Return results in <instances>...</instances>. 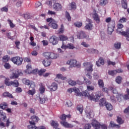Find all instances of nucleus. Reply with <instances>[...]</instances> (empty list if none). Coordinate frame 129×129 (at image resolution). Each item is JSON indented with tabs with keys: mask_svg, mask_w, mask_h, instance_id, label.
I'll use <instances>...</instances> for the list:
<instances>
[{
	"mask_svg": "<svg viewBox=\"0 0 129 129\" xmlns=\"http://www.w3.org/2000/svg\"><path fill=\"white\" fill-rule=\"evenodd\" d=\"M49 42L52 44V45H57L59 42V38L55 35H53L50 37Z\"/></svg>",
	"mask_w": 129,
	"mask_h": 129,
	"instance_id": "obj_9",
	"label": "nucleus"
},
{
	"mask_svg": "<svg viewBox=\"0 0 129 129\" xmlns=\"http://www.w3.org/2000/svg\"><path fill=\"white\" fill-rule=\"evenodd\" d=\"M4 66L6 69H10L11 67V64H10V63L8 62H5Z\"/></svg>",
	"mask_w": 129,
	"mask_h": 129,
	"instance_id": "obj_56",
	"label": "nucleus"
},
{
	"mask_svg": "<svg viewBox=\"0 0 129 129\" xmlns=\"http://www.w3.org/2000/svg\"><path fill=\"white\" fill-rule=\"evenodd\" d=\"M42 64L45 66V67H48V66H49L51 65V61L49 60H43Z\"/></svg>",
	"mask_w": 129,
	"mask_h": 129,
	"instance_id": "obj_35",
	"label": "nucleus"
},
{
	"mask_svg": "<svg viewBox=\"0 0 129 129\" xmlns=\"http://www.w3.org/2000/svg\"><path fill=\"white\" fill-rule=\"evenodd\" d=\"M60 123L61 125H63L64 127H67L68 128H72L74 125L71 123H68V122L66 121H60Z\"/></svg>",
	"mask_w": 129,
	"mask_h": 129,
	"instance_id": "obj_14",
	"label": "nucleus"
},
{
	"mask_svg": "<svg viewBox=\"0 0 129 129\" xmlns=\"http://www.w3.org/2000/svg\"><path fill=\"white\" fill-rule=\"evenodd\" d=\"M121 46V43L120 42H116L114 44V47L115 49H120V46Z\"/></svg>",
	"mask_w": 129,
	"mask_h": 129,
	"instance_id": "obj_47",
	"label": "nucleus"
},
{
	"mask_svg": "<svg viewBox=\"0 0 129 129\" xmlns=\"http://www.w3.org/2000/svg\"><path fill=\"white\" fill-rule=\"evenodd\" d=\"M83 66L85 67H87L86 70L88 73L86 76H87L89 79H91V78H92L91 73L92 71H93V69L92 68L93 67V64H92L91 62H86L83 63Z\"/></svg>",
	"mask_w": 129,
	"mask_h": 129,
	"instance_id": "obj_2",
	"label": "nucleus"
},
{
	"mask_svg": "<svg viewBox=\"0 0 129 129\" xmlns=\"http://www.w3.org/2000/svg\"><path fill=\"white\" fill-rule=\"evenodd\" d=\"M77 38L78 39H86L87 40H90L89 38V36L86 35L85 32L83 31H81L77 33Z\"/></svg>",
	"mask_w": 129,
	"mask_h": 129,
	"instance_id": "obj_7",
	"label": "nucleus"
},
{
	"mask_svg": "<svg viewBox=\"0 0 129 129\" xmlns=\"http://www.w3.org/2000/svg\"><path fill=\"white\" fill-rule=\"evenodd\" d=\"M53 8L54 11H56V12H59L62 10V5L59 3H55L53 5Z\"/></svg>",
	"mask_w": 129,
	"mask_h": 129,
	"instance_id": "obj_16",
	"label": "nucleus"
},
{
	"mask_svg": "<svg viewBox=\"0 0 129 129\" xmlns=\"http://www.w3.org/2000/svg\"><path fill=\"white\" fill-rule=\"evenodd\" d=\"M3 96H4V97H9V98H14V96H13V95H12V94L6 92H5L3 94Z\"/></svg>",
	"mask_w": 129,
	"mask_h": 129,
	"instance_id": "obj_33",
	"label": "nucleus"
},
{
	"mask_svg": "<svg viewBox=\"0 0 129 129\" xmlns=\"http://www.w3.org/2000/svg\"><path fill=\"white\" fill-rule=\"evenodd\" d=\"M77 63V60L74 59H70L67 61V65H70L71 67H75Z\"/></svg>",
	"mask_w": 129,
	"mask_h": 129,
	"instance_id": "obj_15",
	"label": "nucleus"
},
{
	"mask_svg": "<svg viewBox=\"0 0 129 129\" xmlns=\"http://www.w3.org/2000/svg\"><path fill=\"white\" fill-rule=\"evenodd\" d=\"M96 64L98 67H100V65H104V59L102 57H100L98 61H96Z\"/></svg>",
	"mask_w": 129,
	"mask_h": 129,
	"instance_id": "obj_19",
	"label": "nucleus"
},
{
	"mask_svg": "<svg viewBox=\"0 0 129 129\" xmlns=\"http://www.w3.org/2000/svg\"><path fill=\"white\" fill-rule=\"evenodd\" d=\"M108 73V75H111V76H114V75L116 74V71L115 70L109 71Z\"/></svg>",
	"mask_w": 129,
	"mask_h": 129,
	"instance_id": "obj_50",
	"label": "nucleus"
},
{
	"mask_svg": "<svg viewBox=\"0 0 129 129\" xmlns=\"http://www.w3.org/2000/svg\"><path fill=\"white\" fill-rule=\"evenodd\" d=\"M110 99L112 101V102H116V98L114 97V96H111L110 97Z\"/></svg>",
	"mask_w": 129,
	"mask_h": 129,
	"instance_id": "obj_61",
	"label": "nucleus"
},
{
	"mask_svg": "<svg viewBox=\"0 0 129 129\" xmlns=\"http://www.w3.org/2000/svg\"><path fill=\"white\" fill-rule=\"evenodd\" d=\"M77 108V110L80 112V113H82V112H83V106L81 105H78Z\"/></svg>",
	"mask_w": 129,
	"mask_h": 129,
	"instance_id": "obj_43",
	"label": "nucleus"
},
{
	"mask_svg": "<svg viewBox=\"0 0 129 129\" xmlns=\"http://www.w3.org/2000/svg\"><path fill=\"white\" fill-rule=\"evenodd\" d=\"M70 7L71 8V10L75 11L77 8L76 3H75V2H72L71 4H70Z\"/></svg>",
	"mask_w": 129,
	"mask_h": 129,
	"instance_id": "obj_32",
	"label": "nucleus"
},
{
	"mask_svg": "<svg viewBox=\"0 0 129 129\" xmlns=\"http://www.w3.org/2000/svg\"><path fill=\"white\" fill-rule=\"evenodd\" d=\"M107 4V0H101L100 1L99 5L102 6V7H104L105 5Z\"/></svg>",
	"mask_w": 129,
	"mask_h": 129,
	"instance_id": "obj_46",
	"label": "nucleus"
},
{
	"mask_svg": "<svg viewBox=\"0 0 129 129\" xmlns=\"http://www.w3.org/2000/svg\"><path fill=\"white\" fill-rule=\"evenodd\" d=\"M39 92H40V93H44V92H45V85H44L42 83H40L39 84Z\"/></svg>",
	"mask_w": 129,
	"mask_h": 129,
	"instance_id": "obj_20",
	"label": "nucleus"
},
{
	"mask_svg": "<svg viewBox=\"0 0 129 129\" xmlns=\"http://www.w3.org/2000/svg\"><path fill=\"white\" fill-rule=\"evenodd\" d=\"M31 121H29V123L30 125H27V128L30 129L31 127L34 126V124L33 123H35L36 122H38L39 120H40V118H39V117L36 115H33L31 117Z\"/></svg>",
	"mask_w": 129,
	"mask_h": 129,
	"instance_id": "obj_5",
	"label": "nucleus"
},
{
	"mask_svg": "<svg viewBox=\"0 0 129 129\" xmlns=\"http://www.w3.org/2000/svg\"><path fill=\"white\" fill-rule=\"evenodd\" d=\"M98 85L100 88H102L103 92H106V93H108V89L104 87V83L103 80H99L98 81Z\"/></svg>",
	"mask_w": 129,
	"mask_h": 129,
	"instance_id": "obj_8",
	"label": "nucleus"
},
{
	"mask_svg": "<svg viewBox=\"0 0 129 129\" xmlns=\"http://www.w3.org/2000/svg\"><path fill=\"white\" fill-rule=\"evenodd\" d=\"M75 47L74 46V45L72 43H68V49H70L71 50H73V49H75Z\"/></svg>",
	"mask_w": 129,
	"mask_h": 129,
	"instance_id": "obj_53",
	"label": "nucleus"
},
{
	"mask_svg": "<svg viewBox=\"0 0 129 129\" xmlns=\"http://www.w3.org/2000/svg\"><path fill=\"white\" fill-rule=\"evenodd\" d=\"M121 5L122 9L124 10L127 9V1L126 0H121Z\"/></svg>",
	"mask_w": 129,
	"mask_h": 129,
	"instance_id": "obj_22",
	"label": "nucleus"
},
{
	"mask_svg": "<svg viewBox=\"0 0 129 129\" xmlns=\"http://www.w3.org/2000/svg\"><path fill=\"white\" fill-rule=\"evenodd\" d=\"M91 20H89V23L87 24L85 27V29L86 30H88V31H91V30H92V24H91V22H90Z\"/></svg>",
	"mask_w": 129,
	"mask_h": 129,
	"instance_id": "obj_21",
	"label": "nucleus"
},
{
	"mask_svg": "<svg viewBox=\"0 0 129 129\" xmlns=\"http://www.w3.org/2000/svg\"><path fill=\"white\" fill-rule=\"evenodd\" d=\"M50 91H56L58 89V85L56 83H52V84L49 86Z\"/></svg>",
	"mask_w": 129,
	"mask_h": 129,
	"instance_id": "obj_17",
	"label": "nucleus"
},
{
	"mask_svg": "<svg viewBox=\"0 0 129 129\" xmlns=\"http://www.w3.org/2000/svg\"><path fill=\"white\" fill-rule=\"evenodd\" d=\"M106 103H107V102H106V100L105 99V98H103L100 99L99 104L100 106H104V105L105 106Z\"/></svg>",
	"mask_w": 129,
	"mask_h": 129,
	"instance_id": "obj_24",
	"label": "nucleus"
},
{
	"mask_svg": "<svg viewBox=\"0 0 129 129\" xmlns=\"http://www.w3.org/2000/svg\"><path fill=\"white\" fill-rule=\"evenodd\" d=\"M50 27H51L52 29H58V24H57V22L54 20L51 24Z\"/></svg>",
	"mask_w": 129,
	"mask_h": 129,
	"instance_id": "obj_37",
	"label": "nucleus"
},
{
	"mask_svg": "<svg viewBox=\"0 0 129 129\" xmlns=\"http://www.w3.org/2000/svg\"><path fill=\"white\" fill-rule=\"evenodd\" d=\"M26 68H27V69L26 71V73H28V74H31L32 73H35L36 72H37V70H32V65H31V64H28L26 66Z\"/></svg>",
	"mask_w": 129,
	"mask_h": 129,
	"instance_id": "obj_12",
	"label": "nucleus"
},
{
	"mask_svg": "<svg viewBox=\"0 0 129 129\" xmlns=\"http://www.w3.org/2000/svg\"><path fill=\"white\" fill-rule=\"evenodd\" d=\"M45 72H46V70L43 69V70H40L39 72V75H40V76H41V75H42L43 73H45Z\"/></svg>",
	"mask_w": 129,
	"mask_h": 129,
	"instance_id": "obj_60",
	"label": "nucleus"
},
{
	"mask_svg": "<svg viewBox=\"0 0 129 129\" xmlns=\"http://www.w3.org/2000/svg\"><path fill=\"white\" fill-rule=\"evenodd\" d=\"M74 92L76 93L77 96H85V97H88L90 100H93L96 102L98 101L100 99V96L97 95L94 96L93 94H90L88 91H85L84 92H80L79 89L75 87L74 88Z\"/></svg>",
	"mask_w": 129,
	"mask_h": 129,
	"instance_id": "obj_1",
	"label": "nucleus"
},
{
	"mask_svg": "<svg viewBox=\"0 0 129 129\" xmlns=\"http://www.w3.org/2000/svg\"><path fill=\"white\" fill-rule=\"evenodd\" d=\"M123 112L125 114L129 113V106L124 110Z\"/></svg>",
	"mask_w": 129,
	"mask_h": 129,
	"instance_id": "obj_64",
	"label": "nucleus"
},
{
	"mask_svg": "<svg viewBox=\"0 0 129 129\" xmlns=\"http://www.w3.org/2000/svg\"><path fill=\"white\" fill-rule=\"evenodd\" d=\"M31 88H32V90H29L27 92L28 94L29 95H34L35 93H36V89H35V87H30Z\"/></svg>",
	"mask_w": 129,
	"mask_h": 129,
	"instance_id": "obj_28",
	"label": "nucleus"
},
{
	"mask_svg": "<svg viewBox=\"0 0 129 129\" xmlns=\"http://www.w3.org/2000/svg\"><path fill=\"white\" fill-rule=\"evenodd\" d=\"M60 119L62 120L61 121H66V115L65 114H62L60 116Z\"/></svg>",
	"mask_w": 129,
	"mask_h": 129,
	"instance_id": "obj_54",
	"label": "nucleus"
},
{
	"mask_svg": "<svg viewBox=\"0 0 129 129\" xmlns=\"http://www.w3.org/2000/svg\"><path fill=\"white\" fill-rule=\"evenodd\" d=\"M121 79H122L121 77L120 76L117 77L115 80L116 83H117L118 84H120V83H121Z\"/></svg>",
	"mask_w": 129,
	"mask_h": 129,
	"instance_id": "obj_52",
	"label": "nucleus"
},
{
	"mask_svg": "<svg viewBox=\"0 0 129 129\" xmlns=\"http://www.w3.org/2000/svg\"><path fill=\"white\" fill-rule=\"evenodd\" d=\"M10 59H11L10 56L5 55L2 57V61L3 62V63H7V62H9V61H10Z\"/></svg>",
	"mask_w": 129,
	"mask_h": 129,
	"instance_id": "obj_23",
	"label": "nucleus"
},
{
	"mask_svg": "<svg viewBox=\"0 0 129 129\" xmlns=\"http://www.w3.org/2000/svg\"><path fill=\"white\" fill-rule=\"evenodd\" d=\"M12 81H10V79L9 78H6L4 81L5 85L7 86H11Z\"/></svg>",
	"mask_w": 129,
	"mask_h": 129,
	"instance_id": "obj_29",
	"label": "nucleus"
},
{
	"mask_svg": "<svg viewBox=\"0 0 129 129\" xmlns=\"http://www.w3.org/2000/svg\"><path fill=\"white\" fill-rule=\"evenodd\" d=\"M0 108L2 109H6V108H8V103L3 102L0 105Z\"/></svg>",
	"mask_w": 129,
	"mask_h": 129,
	"instance_id": "obj_38",
	"label": "nucleus"
},
{
	"mask_svg": "<svg viewBox=\"0 0 129 129\" xmlns=\"http://www.w3.org/2000/svg\"><path fill=\"white\" fill-rule=\"evenodd\" d=\"M46 101V99L45 98L39 97V102L41 104L45 103Z\"/></svg>",
	"mask_w": 129,
	"mask_h": 129,
	"instance_id": "obj_57",
	"label": "nucleus"
},
{
	"mask_svg": "<svg viewBox=\"0 0 129 129\" xmlns=\"http://www.w3.org/2000/svg\"><path fill=\"white\" fill-rule=\"evenodd\" d=\"M23 82L26 85H28V86H30V87H36L35 82L32 81H30L29 80L24 79L23 80Z\"/></svg>",
	"mask_w": 129,
	"mask_h": 129,
	"instance_id": "obj_11",
	"label": "nucleus"
},
{
	"mask_svg": "<svg viewBox=\"0 0 129 129\" xmlns=\"http://www.w3.org/2000/svg\"><path fill=\"white\" fill-rule=\"evenodd\" d=\"M114 28H115V22L114 21H111L108 24V32L109 34H112V32L114 31Z\"/></svg>",
	"mask_w": 129,
	"mask_h": 129,
	"instance_id": "obj_6",
	"label": "nucleus"
},
{
	"mask_svg": "<svg viewBox=\"0 0 129 129\" xmlns=\"http://www.w3.org/2000/svg\"><path fill=\"white\" fill-rule=\"evenodd\" d=\"M1 10V12H5V13H7V12L9 11V9L6 7L2 8Z\"/></svg>",
	"mask_w": 129,
	"mask_h": 129,
	"instance_id": "obj_59",
	"label": "nucleus"
},
{
	"mask_svg": "<svg viewBox=\"0 0 129 129\" xmlns=\"http://www.w3.org/2000/svg\"><path fill=\"white\" fill-rule=\"evenodd\" d=\"M108 63V66H110V65H112V66H114L115 65V62L113 61H111L110 60H108L107 61Z\"/></svg>",
	"mask_w": 129,
	"mask_h": 129,
	"instance_id": "obj_58",
	"label": "nucleus"
},
{
	"mask_svg": "<svg viewBox=\"0 0 129 129\" xmlns=\"http://www.w3.org/2000/svg\"><path fill=\"white\" fill-rule=\"evenodd\" d=\"M105 106H106L107 110L110 111L113 109V107L112 106V105L108 102H107L106 104H105Z\"/></svg>",
	"mask_w": 129,
	"mask_h": 129,
	"instance_id": "obj_26",
	"label": "nucleus"
},
{
	"mask_svg": "<svg viewBox=\"0 0 129 129\" xmlns=\"http://www.w3.org/2000/svg\"><path fill=\"white\" fill-rule=\"evenodd\" d=\"M7 22H8L10 26V28H11L12 29L15 28V27H16V25L15 24H14V23H13V21L12 20H11L10 19H8L7 20Z\"/></svg>",
	"mask_w": 129,
	"mask_h": 129,
	"instance_id": "obj_42",
	"label": "nucleus"
},
{
	"mask_svg": "<svg viewBox=\"0 0 129 129\" xmlns=\"http://www.w3.org/2000/svg\"><path fill=\"white\" fill-rule=\"evenodd\" d=\"M68 83L69 85H71V86H75V85L77 84L76 82L72 80H69Z\"/></svg>",
	"mask_w": 129,
	"mask_h": 129,
	"instance_id": "obj_44",
	"label": "nucleus"
},
{
	"mask_svg": "<svg viewBox=\"0 0 129 129\" xmlns=\"http://www.w3.org/2000/svg\"><path fill=\"white\" fill-rule=\"evenodd\" d=\"M50 124L51 126H53V127L55 129L59 126V124H58V122H57V121L52 120L50 123Z\"/></svg>",
	"mask_w": 129,
	"mask_h": 129,
	"instance_id": "obj_27",
	"label": "nucleus"
},
{
	"mask_svg": "<svg viewBox=\"0 0 129 129\" xmlns=\"http://www.w3.org/2000/svg\"><path fill=\"white\" fill-rule=\"evenodd\" d=\"M102 129H107V125L105 124H102L100 125Z\"/></svg>",
	"mask_w": 129,
	"mask_h": 129,
	"instance_id": "obj_63",
	"label": "nucleus"
},
{
	"mask_svg": "<svg viewBox=\"0 0 129 129\" xmlns=\"http://www.w3.org/2000/svg\"><path fill=\"white\" fill-rule=\"evenodd\" d=\"M93 127L95 129H99L100 128V123L98 122L96 120H93L92 123H91Z\"/></svg>",
	"mask_w": 129,
	"mask_h": 129,
	"instance_id": "obj_13",
	"label": "nucleus"
},
{
	"mask_svg": "<svg viewBox=\"0 0 129 129\" xmlns=\"http://www.w3.org/2000/svg\"><path fill=\"white\" fill-rule=\"evenodd\" d=\"M23 76V73L21 71L17 70L15 73H12V75L10 77L11 79H16L19 77V76Z\"/></svg>",
	"mask_w": 129,
	"mask_h": 129,
	"instance_id": "obj_10",
	"label": "nucleus"
},
{
	"mask_svg": "<svg viewBox=\"0 0 129 129\" xmlns=\"http://www.w3.org/2000/svg\"><path fill=\"white\" fill-rule=\"evenodd\" d=\"M43 57L45 59L49 60V59H57V54L51 52H44L42 53Z\"/></svg>",
	"mask_w": 129,
	"mask_h": 129,
	"instance_id": "obj_3",
	"label": "nucleus"
},
{
	"mask_svg": "<svg viewBox=\"0 0 129 129\" xmlns=\"http://www.w3.org/2000/svg\"><path fill=\"white\" fill-rule=\"evenodd\" d=\"M0 116L2 118H3V120L5 121V119L7 118V115H6V113L4 112L3 110H0Z\"/></svg>",
	"mask_w": 129,
	"mask_h": 129,
	"instance_id": "obj_36",
	"label": "nucleus"
},
{
	"mask_svg": "<svg viewBox=\"0 0 129 129\" xmlns=\"http://www.w3.org/2000/svg\"><path fill=\"white\" fill-rule=\"evenodd\" d=\"M94 116V113L92 112H89L88 113H87V117L88 118H92Z\"/></svg>",
	"mask_w": 129,
	"mask_h": 129,
	"instance_id": "obj_49",
	"label": "nucleus"
},
{
	"mask_svg": "<svg viewBox=\"0 0 129 129\" xmlns=\"http://www.w3.org/2000/svg\"><path fill=\"white\" fill-rule=\"evenodd\" d=\"M54 21V19H53V18H47V19H46V22H47V23H49L48 24V27H51V24L52 22H53Z\"/></svg>",
	"mask_w": 129,
	"mask_h": 129,
	"instance_id": "obj_41",
	"label": "nucleus"
},
{
	"mask_svg": "<svg viewBox=\"0 0 129 129\" xmlns=\"http://www.w3.org/2000/svg\"><path fill=\"white\" fill-rule=\"evenodd\" d=\"M19 81L15 80L14 81H12L11 83V86H13L14 87H18L19 85Z\"/></svg>",
	"mask_w": 129,
	"mask_h": 129,
	"instance_id": "obj_34",
	"label": "nucleus"
},
{
	"mask_svg": "<svg viewBox=\"0 0 129 129\" xmlns=\"http://www.w3.org/2000/svg\"><path fill=\"white\" fill-rule=\"evenodd\" d=\"M57 78H58V79H61V80H66L67 78L65 77H63L62 74H58L56 75Z\"/></svg>",
	"mask_w": 129,
	"mask_h": 129,
	"instance_id": "obj_45",
	"label": "nucleus"
},
{
	"mask_svg": "<svg viewBox=\"0 0 129 129\" xmlns=\"http://www.w3.org/2000/svg\"><path fill=\"white\" fill-rule=\"evenodd\" d=\"M64 25H63V24H61L60 26V28L57 31V33H58V34H63V33H64Z\"/></svg>",
	"mask_w": 129,
	"mask_h": 129,
	"instance_id": "obj_39",
	"label": "nucleus"
},
{
	"mask_svg": "<svg viewBox=\"0 0 129 129\" xmlns=\"http://www.w3.org/2000/svg\"><path fill=\"white\" fill-rule=\"evenodd\" d=\"M87 88L88 91H93L94 90V87L93 86H87Z\"/></svg>",
	"mask_w": 129,
	"mask_h": 129,
	"instance_id": "obj_55",
	"label": "nucleus"
},
{
	"mask_svg": "<svg viewBox=\"0 0 129 129\" xmlns=\"http://www.w3.org/2000/svg\"><path fill=\"white\" fill-rule=\"evenodd\" d=\"M120 23H125L126 22V18L122 17L119 20Z\"/></svg>",
	"mask_w": 129,
	"mask_h": 129,
	"instance_id": "obj_62",
	"label": "nucleus"
},
{
	"mask_svg": "<svg viewBox=\"0 0 129 129\" xmlns=\"http://www.w3.org/2000/svg\"><path fill=\"white\" fill-rule=\"evenodd\" d=\"M58 38L60 41H67L68 40V37L64 35H59Z\"/></svg>",
	"mask_w": 129,
	"mask_h": 129,
	"instance_id": "obj_30",
	"label": "nucleus"
},
{
	"mask_svg": "<svg viewBox=\"0 0 129 129\" xmlns=\"http://www.w3.org/2000/svg\"><path fill=\"white\" fill-rule=\"evenodd\" d=\"M23 60L24 59H23V58L20 56H15L11 58V61L18 66H20L23 64Z\"/></svg>",
	"mask_w": 129,
	"mask_h": 129,
	"instance_id": "obj_4",
	"label": "nucleus"
},
{
	"mask_svg": "<svg viewBox=\"0 0 129 129\" xmlns=\"http://www.w3.org/2000/svg\"><path fill=\"white\" fill-rule=\"evenodd\" d=\"M109 125L111 127H116V128H119L120 127L119 125L115 124L113 121L110 122Z\"/></svg>",
	"mask_w": 129,
	"mask_h": 129,
	"instance_id": "obj_25",
	"label": "nucleus"
},
{
	"mask_svg": "<svg viewBox=\"0 0 129 129\" xmlns=\"http://www.w3.org/2000/svg\"><path fill=\"white\" fill-rule=\"evenodd\" d=\"M66 18L69 22L71 21V16H70V14L67 11L66 12Z\"/></svg>",
	"mask_w": 129,
	"mask_h": 129,
	"instance_id": "obj_51",
	"label": "nucleus"
},
{
	"mask_svg": "<svg viewBox=\"0 0 129 129\" xmlns=\"http://www.w3.org/2000/svg\"><path fill=\"white\" fill-rule=\"evenodd\" d=\"M93 18L98 24L100 23V17L98 16L97 13H94L93 14Z\"/></svg>",
	"mask_w": 129,
	"mask_h": 129,
	"instance_id": "obj_18",
	"label": "nucleus"
},
{
	"mask_svg": "<svg viewBox=\"0 0 129 129\" xmlns=\"http://www.w3.org/2000/svg\"><path fill=\"white\" fill-rule=\"evenodd\" d=\"M116 121H117V123H118L119 124H122V123H123L124 122V121H123V120H122L121 117H119V116L117 117Z\"/></svg>",
	"mask_w": 129,
	"mask_h": 129,
	"instance_id": "obj_40",
	"label": "nucleus"
},
{
	"mask_svg": "<svg viewBox=\"0 0 129 129\" xmlns=\"http://www.w3.org/2000/svg\"><path fill=\"white\" fill-rule=\"evenodd\" d=\"M74 25L77 27V28H81L82 27V22H76L74 23Z\"/></svg>",
	"mask_w": 129,
	"mask_h": 129,
	"instance_id": "obj_48",
	"label": "nucleus"
},
{
	"mask_svg": "<svg viewBox=\"0 0 129 129\" xmlns=\"http://www.w3.org/2000/svg\"><path fill=\"white\" fill-rule=\"evenodd\" d=\"M116 98H117V101H118L119 102H120L122 98H123V95L122 94H120L119 93H117V94L116 95Z\"/></svg>",
	"mask_w": 129,
	"mask_h": 129,
	"instance_id": "obj_31",
	"label": "nucleus"
}]
</instances>
